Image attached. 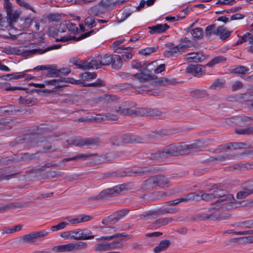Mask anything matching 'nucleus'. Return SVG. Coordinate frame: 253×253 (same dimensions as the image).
<instances>
[{
  "instance_id": "5701e85b",
  "label": "nucleus",
  "mask_w": 253,
  "mask_h": 253,
  "mask_svg": "<svg viewBox=\"0 0 253 253\" xmlns=\"http://www.w3.org/2000/svg\"><path fill=\"white\" fill-rule=\"evenodd\" d=\"M169 28V26L167 24H159L148 27V29L150 30L149 33L151 34L164 33Z\"/></svg>"
},
{
  "instance_id": "39448f33",
  "label": "nucleus",
  "mask_w": 253,
  "mask_h": 253,
  "mask_svg": "<svg viewBox=\"0 0 253 253\" xmlns=\"http://www.w3.org/2000/svg\"><path fill=\"white\" fill-rule=\"evenodd\" d=\"M232 31H227L224 26H219L215 30L214 24H211L207 27L205 30L206 36L209 38L212 34L219 36L220 39L224 41L229 37Z\"/></svg>"
},
{
  "instance_id": "680f3d73",
  "label": "nucleus",
  "mask_w": 253,
  "mask_h": 253,
  "mask_svg": "<svg viewBox=\"0 0 253 253\" xmlns=\"http://www.w3.org/2000/svg\"><path fill=\"white\" fill-rule=\"evenodd\" d=\"M242 188L253 194V181H248L243 184Z\"/></svg>"
},
{
  "instance_id": "6e6552de",
  "label": "nucleus",
  "mask_w": 253,
  "mask_h": 253,
  "mask_svg": "<svg viewBox=\"0 0 253 253\" xmlns=\"http://www.w3.org/2000/svg\"><path fill=\"white\" fill-rule=\"evenodd\" d=\"M99 142V139L98 138H87L83 139L80 137H77L74 139L67 140V142L69 144L79 147H83L84 146L88 145H94L98 144Z\"/></svg>"
},
{
  "instance_id": "6e6d98bb",
  "label": "nucleus",
  "mask_w": 253,
  "mask_h": 253,
  "mask_svg": "<svg viewBox=\"0 0 253 253\" xmlns=\"http://www.w3.org/2000/svg\"><path fill=\"white\" fill-rule=\"evenodd\" d=\"M246 145L245 143L243 142H232L227 144L226 148L227 149H230L231 148L236 149L242 148Z\"/></svg>"
},
{
  "instance_id": "5fc2aeb1",
  "label": "nucleus",
  "mask_w": 253,
  "mask_h": 253,
  "mask_svg": "<svg viewBox=\"0 0 253 253\" xmlns=\"http://www.w3.org/2000/svg\"><path fill=\"white\" fill-rule=\"evenodd\" d=\"M225 82L224 80L217 79L210 86V88L211 89H220L223 87Z\"/></svg>"
},
{
  "instance_id": "49530a36",
  "label": "nucleus",
  "mask_w": 253,
  "mask_h": 253,
  "mask_svg": "<svg viewBox=\"0 0 253 253\" xmlns=\"http://www.w3.org/2000/svg\"><path fill=\"white\" fill-rule=\"evenodd\" d=\"M19 101L20 103L27 105L29 106H33L37 102L36 99L26 98L22 96L19 97Z\"/></svg>"
},
{
  "instance_id": "9d476101",
  "label": "nucleus",
  "mask_w": 253,
  "mask_h": 253,
  "mask_svg": "<svg viewBox=\"0 0 253 253\" xmlns=\"http://www.w3.org/2000/svg\"><path fill=\"white\" fill-rule=\"evenodd\" d=\"M48 232L43 230L38 232H33L31 234L23 236L19 240L21 244H33L35 242V239L46 236Z\"/></svg>"
},
{
  "instance_id": "b1692460",
  "label": "nucleus",
  "mask_w": 253,
  "mask_h": 253,
  "mask_svg": "<svg viewBox=\"0 0 253 253\" xmlns=\"http://www.w3.org/2000/svg\"><path fill=\"white\" fill-rule=\"evenodd\" d=\"M167 213V208L160 209L156 211H154L149 212L146 214H143L144 219H151L155 218L157 216L166 214Z\"/></svg>"
},
{
  "instance_id": "13d9d810",
  "label": "nucleus",
  "mask_w": 253,
  "mask_h": 253,
  "mask_svg": "<svg viewBox=\"0 0 253 253\" xmlns=\"http://www.w3.org/2000/svg\"><path fill=\"white\" fill-rule=\"evenodd\" d=\"M158 49V47H147L140 50L139 53L146 56L149 55L151 53L156 52Z\"/></svg>"
},
{
  "instance_id": "bf43d9fd",
  "label": "nucleus",
  "mask_w": 253,
  "mask_h": 253,
  "mask_svg": "<svg viewBox=\"0 0 253 253\" xmlns=\"http://www.w3.org/2000/svg\"><path fill=\"white\" fill-rule=\"evenodd\" d=\"M61 172H57L54 170H49L43 175L44 178L47 179L50 178L57 177L61 176Z\"/></svg>"
},
{
  "instance_id": "09e8293b",
  "label": "nucleus",
  "mask_w": 253,
  "mask_h": 253,
  "mask_svg": "<svg viewBox=\"0 0 253 253\" xmlns=\"http://www.w3.org/2000/svg\"><path fill=\"white\" fill-rule=\"evenodd\" d=\"M22 204L19 203H10L8 205H6L3 206H0V212H2L4 211H7L10 209H13L16 208H21Z\"/></svg>"
},
{
  "instance_id": "052dcab7",
  "label": "nucleus",
  "mask_w": 253,
  "mask_h": 253,
  "mask_svg": "<svg viewBox=\"0 0 253 253\" xmlns=\"http://www.w3.org/2000/svg\"><path fill=\"white\" fill-rule=\"evenodd\" d=\"M96 19L92 17H87L84 20L85 25L89 28H92L96 26Z\"/></svg>"
},
{
  "instance_id": "bb28decb",
  "label": "nucleus",
  "mask_w": 253,
  "mask_h": 253,
  "mask_svg": "<svg viewBox=\"0 0 253 253\" xmlns=\"http://www.w3.org/2000/svg\"><path fill=\"white\" fill-rule=\"evenodd\" d=\"M88 13L90 15L98 16L105 13V12L104 11V8L100 6V4H97L89 8L88 10Z\"/></svg>"
},
{
  "instance_id": "4c0bfd02",
  "label": "nucleus",
  "mask_w": 253,
  "mask_h": 253,
  "mask_svg": "<svg viewBox=\"0 0 253 253\" xmlns=\"http://www.w3.org/2000/svg\"><path fill=\"white\" fill-rule=\"evenodd\" d=\"M147 158L151 160H158L163 159L164 157L162 155V151L161 150H154L147 154Z\"/></svg>"
},
{
  "instance_id": "20e7f679",
  "label": "nucleus",
  "mask_w": 253,
  "mask_h": 253,
  "mask_svg": "<svg viewBox=\"0 0 253 253\" xmlns=\"http://www.w3.org/2000/svg\"><path fill=\"white\" fill-rule=\"evenodd\" d=\"M167 183V179L162 175H157L150 177L145 180L141 186L144 190H152L156 187L164 186Z\"/></svg>"
},
{
  "instance_id": "e433bc0d",
  "label": "nucleus",
  "mask_w": 253,
  "mask_h": 253,
  "mask_svg": "<svg viewBox=\"0 0 253 253\" xmlns=\"http://www.w3.org/2000/svg\"><path fill=\"white\" fill-rule=\"evenodd\" d=\"M92 154H80L75 157H73L72 158H64L62 159V162H69L71 161H76L78 160H86L88 158L92 156Z\"/></svg>"
},
{
  "instance_id": "79ce46f5",
  "label": "nucleus",
  "mask_w": 253,
  "mask_h": 253,
  "mask_svg": "<svg viewBox=\"0 0 253 253\" xmlns=\"http://www.w3.org/2000/svg\"><path fill=\"white\" fill-rule=\"evenodd\" d=\"M126 236V235L125 233H117L112 236H102L100 238H97V241H100L102 240H111L116 238H121L124 237Z\"/></svg>"
},
{
  "instance_id": "de8ad7c7",
  "label": "nucleus",
  "mask_w": 253,
  "mask_h": 253,
  "mask_svg": "<svg viewBox=\"0 0 253 253\" xmlns=\"http://www.w3.org/2000/svg\"><path fill=\"white\" fill-rule=\"evenodd\" d=\"M87 247V243L84 242H79L75 244L71 243L72 251L74 250H84Z\"/></svg>"
},
{
  "instance_id": "423d86ee",
  "label": "nucleus",
  "mask_w": 253,
  "mask_h": 253,
  "mask_svg": "<svg viewBox=\"0 0 253 253\" xmlns=\"http://www.w3.org/2000/svg\"><path fill=\"white\" fill-rule=\"evenodd\" d=\"M162 151L164 158L180 155L183 151L182 142L168 145L162 149Z\"/></svg>"
},
{
  "instance_id": "a18cd8bd",
  "label": "nucleus",
  "mask_w": 253,
  "mask_h": 253,
  "mask_svg": "<svg viewBox=\"0 0 253 253\" xmlns=\"http://www.w3.org/2000/svg\"><path fill=\"white\" fill-rule=\"evenodd\" d=\"M50 69L47 70L48 71L45 74L47 77H58L57 66L56 65L52 66L50 65Z\"/></svg>"
},
{
  "instance_id": "9b49d317",
  "label": "nucleus",
  "mask_w": 253,
  "mask_h": 253,
  "mask_svg": "<svg viewBox=\"0 0 253 253\" xmlns=\"http://www.w3.org/2000/svg\"><path fill=\"white\" fill-rule=\"evenodd\" d=\"M123 239H121L117 241H114L112 243H103L95 244L94 246V250L98 252H105L112 249L120 248L122 246L120 243Z\"/></svg>"
},
{
  "instance_id": "58836bf2",
  "label": "nucleus",
  "mask_w": 253,
  "mask_h": 253,
  "mask_svg": "<svg viewBox=\"0 0 253 253\" xmlns=\"http://www.w3.org/2000/svg\"><path fill=\"white\" fill-rule=\"evenodd\" d=\"M191 34L195 40H200L203 36V29L201 28H196L191 30Z\"/></svg>"
},
{
  "instance_id": "cd10ccee",
  "label": "nucleus",
  "mask_w": 253,
  "mask_h": 253,
  "mask_svg": "<svg viewBox=\"0 0 253 253\" xmlns=\"http://www.w3.org/2000/svg\"><path fill=\"white\" fill-rule=\"evenodd\" d=\"M170 244V242L168 240H164L160 242L159 244L156 246L153 250L155 253H159L166 250Z\"/></svg>"
},
{
  "instance_id": "ddd939ff",
  "label": "nucleus",
  "mask_w": 253,
  "mask_h": 253,
  "mask_svg": "<svg viewBox=\"0 0 253 253\" xmlns=\"http://www.w3.org/2000/svg\"><path fill=\"white\" fill-rule=\"evenodd\" d=\"M115 111L118 114L123 116H128L132 117H140V108L133 110L130 108H124L118 107L115 108Z\"/></svg>"
},
{
  "instance_id": "ea45409f",
  "label": "nucleus",
  "mask_w": 253,
  "mask_h": 253,
  "mask_svg": "<svg viewBox=\"0 0 253 253\" xmlns=\"http://www.w3.org/2000/svg\"><path fill=\"white\" fill-rule=\"evenodd\" d=\"M100 64V68L102 65H108L112 62V55L105 54L101 57L100 60H98Z\"/></svg>"
},
{
  "instance_id": "774afa93",
  "label": "nucleus",
  "mask_w": 253,
  "mask_h": 253,
  "mask_svg": "<svg viewBox=\"0 0 253 253\" xmlns=\"http://www.w3.org/2000/svg\"><path fill=\"white\" fill-rule=\"evenodd\" d=\"M46 19L48 22H57L60 20L61 16L58 14H49L46 16Z\"/></svg>"
},
{
  "instance_id": "c9c22d12",
  "label": "nucleus",
  "mask_w": 253,
  "mask_h": 253,
  "mask_svg": "<svg viewBox=\"0 0 253 253\" xmlns=\"http://www.w3.org/2000/svg\"><path fill=\"white\" fill-rule=\"evenodd\" d=\"M215 209V208H212L209 210L210 213L208 214L206 213H201L197 215V218L201 220H205L207 219H211L213 220V216H214V213L212 212Z\"/></svg>"
},
{
  "instance_id": "2f4dec72",
  "label": "nucleus",
  "mask_w": 253,
  "mask_h": 253,
  "mask_svg": "<svg viewBox=\"0 0 253 253\" xmlns=\"http://www.w3.org/2000/svg\"><path fill=\"white\" fill-rule=\"evenodd\" d=\"M230 168L234 170L244 171L251 169L252 167L251 165L248 163H243L242 162H240L233 165V166H231Z\"/></svg>"
},
{
  "instance_id": "4be33fe9",
  "label": "nucleus",
  "mask_w": 253,
  "mask_h": 253,
  "mask_svg": "<svg viewBox=\"0 0 253 253\" xmlns=\"http://www.w3.org/2000/svg\"><path fill=\"white\" fill-rule=\"evenodd\" d=\"M174 220V219L169 217H166L163 218H160L156 220L151 224V227L157 229L163 226L166 225L167 224L171 223Z\"/></svg>"
},
{
  "instance_id": "37998d69",
  "label": "nucleus",
  "mask_w": 253,
  "mask_h": 253,
  "mask_svg": "<svg viewBox=\"0 0 253 253\" xmlns=\"http://www.w3.org/2000/svg\"><path fill=\"white\" fill-rule=\"evenodd\" d=\"M249 68L247 67L240 65L233 69L231 71L232 73L239 74H246L249 71Z\"/></svg>"
},
{
  "instance_id": "0e129e2a",
  "label": "nucleus",
  "mask_w": 253,
  "mask_h": 253,
  "mask_svg": "<svg viewBox=\"0 0 253 253\" xmlns=\"http://www.w3.org/2000/svg\"><path fill=\"white\" fill-rule=\"evenodd\" d=\"M166 135H167V131L166 130H161L152 132L151 136L155 138H160Z\"/></svg>"
},
{
  "instance_id": "338daca9",
  "label": "nucleus",
  "mask_w": 253,
  "mask_h": 253,
  "mask_svg": "<svg viewBox=\"0 0 253 253\" xmlns=\"http://www.w3.org/2000/svg\"><path fill=\"white\" fill-rule=\"evenodd\" d=\"M68 225V223L66 222H61L56 225L52 226L50 229L53 232L58 231L65 228Z\"/></svg>"
},
{
  "instance_id": "3c124183",
  "label": "nucleus",
  "mask_w": 253,
  "mask_h": 253,
  "mask_svg": "<svg viewBox=\"0 0 253 253\" xmlns=\"http://www.w3.org/2000/svg\"><path fill=\"white\" fill-rule=\"evenodd\" d=\"M226 60V57L223 56H218L213 58L211 61L207 63L206 65L209 67H212L216 64L224 62Z\"/></svg>"
},
{
  "instance_id": "4468645a",
  "label": "nucleus",
  "mask_w": 253,
  "mask_h": 253,
  "mask_svg": "<svg viewBox=\"0 0 253 253\" xmlns=\"http://www.w3.org/2000/svg\"><path fill=\"white\" fill-rule=\"evenodd\" d=\"M162 114V112L158 109L140 108V117H153L159 118Z\"/></svg>"
},
{
  "instance_id": "a878e982",
  "label": "nucleus",
  "mask_w": 253,
  "mask_h": 253,
  "mask_svg": "<svg viewBox=\"0 0 253 253\" xmlns=\"http://www.w3.org/2000/svg\"><path fill=\"white\" fill-rule=\"evenodd\" d=\"M237 99L240 101L250 103L253 101V90H249L245 93L239 94L237 96Z\"/></svg>"
},
{
  "instance_id": "1a4fd4ad",
  "label": "nucleus",
  "mask_w": 253,
  "mask_h": 253,
  "mask_svg": "<svg viewBox=\"0 0 253 253\" xmlns=\"http://www.w3.org/2000/svg\"><path fill=\"white\" fill-rule=\"evenodd\" d=\"M149 65H150V64L144 63L142 64V67L139 70V72L133 75V76L138 79L142 82L149 80H154L155 78H157V77L155 75H151L150 73L151 71L147 68Z\"/></svg>"
},
{
  "instance_id": "c756f323",
  "label": "nucleus",
  "mask_w": 253,
  "mask_h": 253,
  "mask_svg": "<svg viewBox=\"0 0 253 253\" xmlns=\"http://www.w3.org/2000/svg\"><path fill=\"white\" fill-rule=\"evenodd\" d=\"M190 94L193 97L196 98H204L208 96V94L206 90L194 89L192 90Z\"/></svg>"
},
{
  "instance_id": "f704fd0d",
  "label": "nucleus",
  "mask_w": 253,
  "mask_h": 253,
  "mask_svg": "<svg viewBox=\"0 0 253 253\" xmlns=\"http://www.w3.org/2000/svg\"><path fill=\"white\" fill-rule=\"evenodd\" d=\"M199 201L203 200L206 202L211 201L214 198L212 192L210 193H203L202 190H200L198 192Z\"/></svg>"
},
{
  "instance_id": "69168bd1",
  "label": "nucleus",
  "mask_w": 253,
  "mask_h": 253,
  "mask_svg": "<svg viewBox=\"0 0 253 253\" xmlns=\"http://www.w3.org/2000/svg\"><path fill=\"white\" fill-rule=\"evenodd\" d=\"M17 4L20 6L24 7L26 9H29L35 12L34 9L25 0H15Z\"/></svg>"
},
{
  "instance_id": "7ed1b4c3",
  "label": "nucleus",
  "mask_w": 253,
  "mask_h": 253,
  "mask_svg": "<svg viewBox=\"0 0 253 253\" xmlns=\"http://www.w3.org/2000/svg\"><path fill=\"white\" fill-rule=\"evenodd\" d=\"M160 169L156 167H143L130 170L114 172L111 173L113 177H125L142 176L149 173H155L159 171Z\"/></svg>"
},
{
  "instance_id": "6ab92c4d",
  "label": "nucleus",
  "mask_w": 253,
  "mask_h": 253,
  "mask_svg": "<svg viewBox=\"0 0 253 253\" xmlns=\"http://www.w3.org/2000/svg\"><path fill=\"white\" fill-rule=\"evenodd\" d=\"M100 68V64L98 60L95 58H92L90 61H83V64L81 66V69L83 70H89L90 69L95 68L98 69Z\"/></svg>"
},
{
  "instance_id": "2eb2a0df",
  "label": "nucleus",
  "mask_w": 253,
  "mask_h": 253,
  "mask_svg": "<svg viewBox=\"0 0 253 253\" xmlns=\"http://www.w3.org/2000/svg\"><path fill=\"white\" fill-rule=\"evenodd\" d=\"M127 138V134L122 135L114 134L111 137L110 141L112 145L120 146L124 143H128Z\"/></svg>"
},
{
  "instance_id": "0eeeda50",
  "label": "nucleus",
  "mask_w": 253,
  "mask_h": 253,
  "mask_svg": "<svg viewBox=\"0 0 253 253\" xmlns=\"http://www.w3.org/2000/svg\"><path fill=\"white\" fill-rule=\"evenodd\" d=\"M128 184L124 183L119 185H117L112 188H108L102 191L98 196L92 198L93 200H99L104 198L107 195H113L120 193L123 190H126Z\"/></svg>"
},
{
  "instance_id": "603ef678",
  "label": "nucleus",
  "mask_w": 253,
  "mask_h": 253,
  "mask_svg": "<svg viewBox=\"0 0 253 253\" xmlns=\"http://www.w3.org/2000/svg\"><path fill=\"white\" fill-rule=\"evenodd\" d=\"M79 77L82 78L84 81L89 80L90 79H95L97 77V75L95 73H90L86 72L84 73H81L79 75Z\"/></svg>"
},
{
  "instance_id": "72a5a7b5",
  "label": "nucleus",
  "mask_w": 253,
  "mask_h": 253,
  "mask_svg": "<svg viewBox=\"0 0 253 253\" xmlns=\"http://www.w3.org/2000/svg\"><path fill=\"white\" fill-rule=\"evenodd\" d=\"M185 47V45L182 44H179L174 47H172L170 48L169 50L166 51L165 52L164 56L167 57H169L170 56L173 55L174 54L177 53L178 52H180V50H182L183 48Z\"/></svg>"
},
{
  "instance_id": "864d4df0",
  "label": "nucleus",
  "mask_w": 253,
  "mask_h": 253,
  "mask_svg": "<svg viewBox=\"0 0 253 253\" xmlns=\"http://www.w3.org/2000/svg\"><path fill=\"white\" fill-rule=\"evenodd\" d=\"M128 138H127V143H141L143 140V138L140 136L138 135H131L130 134H127Z\"/></svg>"
},
{
  "instance_id": "f8f14e48",
  "label": "nucleus",
  "mask_w": 253,
  "mask_h": 253,
  "mask_svg": "<svg viewBox=\"0 0 253 253\" xmlns=\"http://www.w3.org/2000/svg\"><path fill=\"white\" fill-rule=\"evenodd\" d=\"M72 234H76V235H71L70 239L77 240H85L93 239L94 235H91V231L86 229H77L76 230L71 231Z\"/></svg>"
},
{
  "instance_id": "393cba45",
  "label": "nucleus",
  "mask_w": 253,
  "mask_h": 253,
  "mask_svg": "<svg viewBox=\"0 0 253 253\" xmlns=\"http://www.w3.org/2000/svg\"><path fill=\"white\" fill-rule=\"evenodd\" d=\"M155 86H165L167 85H172L175 84V81L173 79H169L167 78L161 77L157 80L153 82Z\"/></svg>"
},
{
  "instance_id": "dca6fc26",
  "label": "nucleus",
  "mask_w": 253,
  "mask_h": 253,
  "mask_svg": "<svg viewBox=\"0 0 253 253\" xmlns=\"http://www.w3.org/2000/svg\"><path fill=\"white\" fill-rule=\"evenodd\" d=\"M12 172V169L10 168H3L0 169V181L9 179L21 173V172H17L11 173Z\"/></svg>"
},
{
  "instance_id": "a211bd4d",
  "label": "nucleus",
  "mask_w": 253,
  "mask_h": 253,
  "mask_svg": "<svg viewBox=\"0 0 253 253\" xmlns=\"http://www.w3.org/2000/svg\"><path fill=\"white\" fill-rule=\"evenodd\" d=\"M44 83L46 85H51L55 86V88H60L66 86V83H68L67 78H61L59 79H53L50 80H46Z\"/></svg>"
},
{
  "instance_id": "c03bdc74",
  "label": "nucleus",
  "mask_w": 253,
  "mask_h": 253,
  "mask_svg": "<svg viewBox=\"0 0 253 253\" xmlns=\"http://www.w3.org/2000/svg\"><path fill=\"white\" fill-rule=\"evenodd\" d=\"M114 213L103 219L102 223L104 225L114 224L118 222Z\"/></svg>"
},
{
  "instance_id": "c85d7f7f",
  "label": "nucleus",
  "mask_w": 253,
  "mask_h": 253,
  "mask_svg": "<svg viewBox=\"0 0 253 253\" xmlns=\"http://www.w3.org/2000/svg\"><path fill=\"white\" fill-rule=\"evenodd\" d=\"M180 199L181 202L185 203H187L189 201H199L198 192L190 193Z\"/></svg>"
},
{
  "instance_id": "e2e57ef3",
  "label": "nucleus",
  "mask_w": 253,
  "mask_h": 253,
  "mask_svg": "<svg viewBox=\"0 0 253 253\" xmlns=\"http://www.w3.org/2000/svg\"><path fill=\"white\" fill-rule=\"evenodd\" d=\"M230 216V214L228 213H221L218 214H214L213 216V220H221L228 219Z\"/></svg>"
},
{
  "instance_id": "412c9836",
  "label": "nucleus",
  "mask_w": 253,
  "mask_h": 253,
  "mask_svg": "<svg viewBox=\"0 0 253 253\" xmlns=\"http://www.w3.org/2000/svg\"><path fill=\"white\" fill-rule=\"evenodd\" d=\"M186 72L191 74L195 76L198 75L199 74L204 72L205 70V67L202 66L200 64L190 65L186 68Z\"/></svg>"
},
{
  "instance_id": "a19ab883",
  "label": "nucleus",
  "mask_w": 253,
  "mask_h": 253,
  "mask_svg": "<svg viewBox=\"0 0 253 253\" xmlns=\"http://www.w3.org/2000/svg\"><path fill=\"white\" fill-rule=\"evenodd\" d=\"M17 162V159H16V156L15 155L8 156L4 158H2L0 159V165H8L13 162Z\"/></svg>"
},
{
  "instance_id": "f3484780",
  "label": "nucleus",
  "mask_w": 253,
  "mask_h": 253,
  "mask_svg": "<svg viewBox=\"0 0 253 253\" xmlns=\"http://www.w3.org/2000/svg\"><path fill=\"white\" fill-rule=\"evenodd\" d=\"M186 57V60L189 62H201L206 59V56L202 52L188 53Z\"/></svg>"
},
{
  "instance_id": "f257e3e1",
  "label": "nucleus",
  "mask_w": 253,
  "mask_h": 253,
  "mask_svg": "<svg viewBox=\"0 0 253 253\" xmlns=\"http://www.w3.org/2000/svg\"><path fill=\"white\" fill-rule=\"evenodd\" d=\"M62 46L61 44H54L51 46H47L44 49L35 48L32 49L27 50L23 48L19 47H7L5 48V52L8 54H23L24 56H28L31 55L38 54H42L48 51L59 49Z\"/></svg>"
},
{
  "instance_id": "4d7b16f0",
  "label": "nucleus",
  "mask_w": 253,
  "mask_h": 253,
  "mask_svg": "<svg viewBox=\"0 0 253 253\" xmlns=\"http://www.w3.org/2000/svg\"><path fill=\"white\" fill-rule=\"evenodd\" d=\"M67 81L68 82V83H70L72 84H80L82 86H84V87L90 86V84H87L84 81H81L80 80H75L73 78H67Z\"/></svg>"
},
{
  "instance_id": "473e14b6",
  "label": "nucleus",
  "mask_w": 253,
  "mask_h": 253,
  "mask_svg": "<svg viewBox=\"0 0 253 253\" xmlns=\"http://www.w3.org/2000/svg\"><path fill=\"white\" fill-rule=\"evenodd\" d=\"M111 63L113 69L116 70L120 69L123 65L121 57L116 54L112 55V62Z\"/></svg>"
},
{
  "instance_id": "f03ea898",
  "label": "nucleus",
  "mask_w": 253,
  "mask_h": 253,
  "mask_svg": "<svg viewBox=\"0 0 253 253\" xmlns=\"http://www.w3.org/2000/svg\"><path fill=\"white\" fill-rule=\"evenodd\" d=\"M221 184H214L212 186V193L214 198H218V200L215 202L211 203V205L217 204H220V206H223L226 204L232 203L234 199L232 194H228L227 192L221 189Z\"/></svg>"
},
{
  "instance_id": "8fccbe9b",
  "label": "nucleus",
  "mask_w": 253,
  "mask_h": 253,
  "mask_svg": "<svg viewBox=\"0 0 253 253\" xmlns=\"http://www.w3.org/2000/svg\"><path fill=\"white\" fill-rule=\"evenodd\" d=\"M104 117L105 118H104L103 116L102 115L99 114L97 115L96 120H98L100 121H102L105 120L115 121L118 119V116L114 114H108L104 116Z\"/></svg>"
},
{
  "instance_id": "7c9ffc66",
  "label": "nucleus",
  "mask_w": 253,
  "mask_h": 253,
  "mask_svg": "<svg viewBox=\"0 0 253 253\" xmlns=\"http://www.w3.org/2000/svg\"><path fill=\"white\" fill-rule=\"evenodd\" d=\"M52 250L53 251L57 253L72 252L71 243L54 246L52 248Z\"/></svg>"
},
{
  "instance_id": "aec40b11",
  "label": "nucleus",
  "mask_w": 253,
  "mask_h": 253,
  "mask_svg": "<svg viewBox=\"0 0 253 253\" xmlns=\"http://www.w3.org/2000/svg\"><path fill=\"white\" fill-rule=\"evenodd\" d=\"M183 151L185 150L190 151L192 149H198L201 148L205 144L204 139L196 140L194 143L191 144H186L185 142H182Z\"/></svg>"
}]
</instances>
